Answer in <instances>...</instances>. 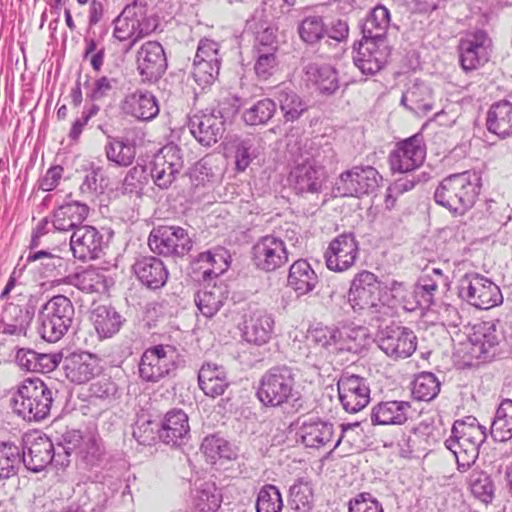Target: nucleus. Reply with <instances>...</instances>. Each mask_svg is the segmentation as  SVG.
Returning <instances> with one entry per match:
<instances>
[{"label": "nucleus", "instance_id": "39448f33", "mask_svg": "<svg viewBox=\"0 0 512 512\" xmlns=\"http://www.w3.org/2000/svg\"><path fill=\"white\" fill-rule=\"evenodd\" d=\"M486 437V428L481 425H465L461 420L454 422L445 446L454 454L460 472L469 470L476 462Z\"/></svg>", "mask_w": 512, "mask_h": 512}, {"label": "nucleus", "instance_id": "864d4df0", "mask_svg": "<svg viewBox=\"0 0 512 512\" xmlns=\"http://www.w3.org/2000/svg\"><path fill=\"white\" fill-rule=\"evenodd\" d=\"M105 151L109 161L123 167L130 166L136 156V147L134 144L118 139L110 141L106 145Z\"/></svg>", "mask_w": 512, "mask_h": 512}, {"label": "nucleus", "instance_id": "37998d69", "mask_svg": "<svg viewBox=\"0 0 512 512\" xmlns=\"http://www.w3.org/2000/svg\"><path fill=\"white\" fill-rule=\"evenodd\" d=\"M201 451L212 464L218 459H236L238 455L237 450L219 434L206 436L202 441Z\"/></svg>", "mask_w": 512, "mask_h": 512}, {"label": "nucleus", "instance_id": "e433bc0d", "mask_svg": "<svg viewBox=\"0 0 512 512\" xmlns=\"http://www.w3.org/2000/svg\"><path fill=\"white\" fill-rule=\"evenodd\" d=\"M336 351L360 354L369 343L367 329L362 326L338 328Z\"/></svg>", "mask_w": 512, "mask_h": 512}, {"label": "nucleus", "instance_id": "ea45409f", "mask_svg": "<svg viewBox=\"0 0 512 512\" xmlns=\"http://www.w3.org/2000/svg\"><path fill=\"white\" fill-rule=\"evenodd\" d=\"M88 209L77 202L58 207L53 214V226L58 231H68L82 223L87 217Z\"/></svg>", "mask_w": 512, "mask_h": 512}, {"label": "nucleus", "instance_id": "f3484780", "mask_svg": "<svg viewBox=\"0 0 512 512\" xmlns=\"http://www.w3.org/2000/svg\"><path fill=\"white\" fill-rule=\"evenodd\" d=\"M359 254V244L354 233L344 232L335 237L324 253L329 270L343 272L351 268Z\"/></svg>", "mask_w": 512, "mask_h": 512}, {"label": "nucleus", "instance_id": "2f4dec72", "mask_svg": "<svg viewBox=\"0 0 512 512\" xmlns=\"http://www.w3.org/2000/svg\"><path fill=\"white\" fill-rule=\"evenodd\" d=\"M191 504L199 512H216L222 503V495L214 482H195L190 491Z\"/></svg>", "mask_w": 512, "mask_h": 512}, {"label": "nucleus", "instance_id": "3c124183", "mask_svg": "<svg viewBox=\"0 0 512 512\" xmlns=\"http://www.w3.org/2000/svg\"><path fill=\"white\" fill-rule=\"evenodd\" d=\"M438 285V280L428 273H424L419 277L413 291L419 308L430 309L435 304Z\"/></svg>", "mask_w": 512, "mask_h": 512}, {"label": "nucleus", "instance_id": "a878e982", "mask_svg": "<svg viewBox=\"0 0 512 512\" xmlns=\"http://www.w3.org/2000/svg\"><path fill=\"white\" fill-rule=\"evenodd\" d=\"M410 403L406 401H382L376 404L370 414L372 425H402L407 419Z\"/></svg>", "mask_w": 512, "mask_h": 512}, {"label": "nucleus", "instance_id": "2eb2a0df", "mask_svg": "<svg viewBox=\"0 0 512 512\" xmlns=\"http://www.w3.org/2000/svg\"><path fill=\"white\" fill-rule=\"evenodd\" d=\"M389 55L387 43L361 38L353 45V62L367 76L379 72L387 63Z\"/></svg>", "mask_w": 512, "mask_h": 512}, {"label": "nucleus", "instance_id": "1a4fd4ad", "mask_svg": "<svg viewBox=\"0 0 512 512\" xmlns=\"http://www.w3.org/2000/svg\"><path fill=\"white\" fill-rule=\"evenodd\" d=\"M382 177L372 166H354L342 172L335 182L334 191L343 197H361L373 193Z\"/></svg>", "mask_w": 512, "mask_h": 512}, {"label": "nucleus", "instance_id": "69168bd1", "mask_svg": "<svg viewBox=\"0 0 512 512\" xmlns=\"http://www.w3.org/2000/svg\"><path fill=\"white\" fill-rule=\"evenodd\" d=\"M196 60H207L208 62H214V63H220L221 64V58L219 55V44L211 39H201L195 58Z\"/></svg>", "mask_w": 512, "mask_h": 512}, {"label": "nucleus", "instance_id": "09e8293b", "mask_svg": "<svg viewBox=\"0 0 512 512\" xmlns=\"http://www.w3.org/2000/svg\"><path fill=\"white\" fill-rule=\"evenodd\" d=\"M441 388V382L432 372L419 373L412 382V396L418 401L429 402L436 398Z\"/></svg>", "mask_w": 512, "mask_h": 512}, {"label": "nucleus", "instance_id": "4be33fe9", "mask_svg": "<svg viewBox=\"0 0 512 512\" xmlns=\"http://www.w3.org/2000/svg\"><path fill=\"white\" fill-rule=\"evenodd\" d=\"M142 9L136 4L127 5L114 20L113 36L119 41H126L137 35L142 37L148 35L156 29V24L152 28L140 26V17Z\"/></svg>", "mask_w": 512, "mask_h": 512}, {"label": "nucleus", "instance_id": "6e6552de", "mask_svg": "<svg viewBox=\"0 0 512 512\" xmlns=\"http://www.w3.org/2000/svg\"><path fill=\"white\" fill-rule=\"evenodd\" d=\"M458 296L470 305L487 310L502 304L500 288L479 273H466L458 284Z\"/></svg>", "mask_w": 512, "mask_h": 512}, {"label": "nucleus", "instance_id": "aec40b11", "mask_svg": "<svg viewBox=\"0 0 512 512\" xmlns=\"http://www.w3.org/2000/svg\"><path fill=\"white\" fill-rule=\"evenodd\" d=\"M63 370L68 380L84 384L100 374V360L88 352H74L65 357Z\"/></svg>", "mask_w": 512, "mask_h": 512}, {"label": "nucleus", "instance_id": "dca6fc26", "mask_svg": "<svg viewBox=\"0 0 512 512\" xmlns=\"http://www.w3.org/2000/svg\"><path fill=\"white\" fill-rule=\"evenodd\" d=\"M499 320L480 321L473 325L469 334L470 354L482 361L491 360L502 337Z\"/></svg>", "mask_w": 512, "mask_h": 512}, {"label": "nucleus", "instance_id": "f257e3e1", "mask_svg": "<svg viewBox=\"0 0 512 512\" xmlns=\"http://www.w3.org/2000/svg\"><path fill=\"white\" fill-rule=\"evenodd\" d=\"M256 398L266 408H279L296 414L304 407V399L297 388L295 370L285 364L266 370L259 379Z\"/></svg>", "mask_w": 512, "mask_h": 512}, {"label": "nucleus", "instance_id": "052dcab7", "mask_svg": "<svg viewBox=\"0 0 512 512\" xmlns=\"http://www.w3.org/2000/svg\"><path fill=\"white\" fill-rule=\"evenodd\" d=\"M195 303L202 315L207 318L213 317L222 306L219 295L213 291H199L195 296Z\"/></svg>", "mask_w": 512, "mask_h": 512}, {"label": "nucleus", "instance_id": "9d476101", "mask_svg": "<svg viewBox=\"0 0 512 512\" xmlns=\"http://www.w3.org/2000/svg\"><path fill=\"white\" fill-rule=\"evenodd\" d=\"M426 158V144L421 131L400 140L390 152L389 164L393 173H411L418 169Z\"/></svg>", "mask_w": 512, "mask_h": 512}, {"label": "nucleus", "instance_id": "cd10ccee", "mask_svg": "<svg viewBox=\"0 0 512 512\" xmlns=\"http://www.w3.org/2000/svg\"><path fill=\"white\" fill-rule=\"evenodd\" d=\"M262 143V138L256 134H246L234 139L233 148L237 172H244L253 160L259 157L263 150Z\"/></svg>", "mask_w": 512, "mask_h": 512}, {"label": "nucleus", "instance_id": "0e129e2a", "mask_svg": "<svg viewBox=\"0 0 512 512\" xmlns=\"http://www.w3.org/2000/svg\"><path fill=\"white\" fill-rule=\"evenodd\" d=\"M184 365V359L178 353L176 347L162 344V377L171 375L179 367Z\"/></svg>", "mask_w": 512, "mask_h": 512}, {"label": "nucleus", "instance_id": "7c9ffc66", "mask_svg": "<svg viewBox=\"0 0 512 512\" xmlns=\"http://www.w3.org/2000/svg\"><path fill=\"white\" fill-rule=\"evenodd\" d=\"M301 442L309 448H320L332 442L333 424L320 419L303 422L298 432Z\"/></svg>", "mask_w": 512, "mask_h": 512}, {"label": "nucleus", "instance_id": "c03bdc74", "mask_svg": "<svg viewBox=\"0 0 512 512\" xmlns=\"http://www.w3.org/2000/svg\"><path fill=\"white\" fill-rule=\"evenodd\" d=\"M472 495L484 504L492 503L495 496V484L490 474L480 469H472L467 477Z\"/></svg>", "mask_w": 512, "mask_h": 512}, {"label": "nucleus", "instance_id": "bb28decb", "mask_svg": "<svg viewBox=\"0 0 512 512\" xmlns=\"http://www.w3.org/2000/svg\"><path fill=\"white\" fill-rule=\"evenodd\" d=\"M287 283L299 297L311 293L319 278L307 260L299 259L290 266Z\"/></svg>", "mask_w": 512, "mask_h": 512}, {"label": "nucleus", "instance_id": "c756f323", "mask_svg": "<svg viewBox=\"0 0 512 512\" xmlns=\"http://www.w3.org/2000/svg\"><path fill=\"white\" fill-rule=\"evenodd\" d=\"M401 105L417 115H426L433 109L432 89L421 81H415L401 97Z\"/></svg>", "mask_w": 512, "mask_h": 512}, {"label": "nucleus", "instance_id": "58836bf2", "mask_svg": "<svg viewBox=\"0 0 512 512\" xmlns=\"http://www.w3.org/2000/svg\"><path fill=\"white\" fill-rule=\"evenodd\" d=\"M138 69L149 81H157L160 76V43L145 42L138 52Z\"/></svg>", "mask_w": 512, "mask_h": 512}, {"label": "nucleus", "instance_id": "f704fd0d", "mask_svg": "<svg viewBox=\"0 0 512 512\" xmlns=\"http://www.w3.org/2000/svg\"><path fill=\"white\" fill-rule=\"evenodd\" d=\"M53 458V444L46 436H38L30 442L27 453L22 459L27 468L34 472L41 471Z\"/></svg>", "mask_w": 512, "mask_h": 512}, {"label": "nucleus", "instance_id": "6e6d98bb", "mask_svg": "<svg viewBox=\"0 0 512 512\" xmlns=\"http://www.w3.org/2000/svg\"><path fill=\"white\" fill-rule=\"evenodd\" d=\"M325 31L323 18L318 15L305 17L298 26L301 40L310 45L319 42L325 36Z\"/></svg>", "mask_w": 512, "mask_h": 512}, {"label": "nucleus", "instance_id": "473e14b6", "mask_svg": "<svg viewBox=\"0 0 512 512\" xmlns=\"http://www.w3.org/2000/svg\"><path fill=\"white\" fill-rule=\"evenodd\" d=\"M90 320L100 338H110L118 333L122 327V316L111 306L99 305L95 307Z\"/></svg>", "mask_w": 512, "mask_h": 512}, {"label": "nucleus", "instance_id": "7ed1b4c3", "mask_svg": "<svg viewBox=\"0 0 512 512\" xmlns=\"http://www.w3.org/2000/svg\"><path fill=\"white\" fill-rule=\"evenodd\" d=\"M52 403L51 389L38 377L24 379L11 392L12 410L29 421H41L47 418Z\"/></svg>", "mask_w": 512, "mask_h": 512}, {"label": "nucleus", "instance_id": "72a5a7b5", "mask_svg": "<svg viewBox=\"0 0 512 512\" xmlns=\"http://www.w3.org/2000/svg\"><path fill=\"white\" fill-rule=\"evenodd\" d=\"M305 75L322 94L331 95L339 88L337 72L330 65L310 63L305 67Z\"/></svg>", "mask_w": 512, "mask_h": 512}, {"label": "nucleus", "instance_id": "774afa93", "mask_svg": "<svg viewBox=\"0 0 512 512\" xmlns=\"http://www.w3.org/2000/svg\"><path fill=\"white\" fill-rule=\"evenodd\" d=\"M338 328L328 326L315 327L311 335L316 343L324 348L333 347L336 350Z\"/></svg>", "mask_w": 512, "mask_h": 512}, {"label": "nucleus", "instance_id": "ddd939ff", "mask_svg": "<svg viewBox=\"0 0 512 512\" xmlns=\"http://www.w3.org/2000/svg\"><path fill=\"white\" fill-rule=\"evenodd\" d=\"M337 389L340 403L348 413H357L370 402V386L362 376L343 372L337 381Z\"/></svg>", "mask_w": 512, "mask_h": 512}, {"label": "nucleus", "instance_id": "c9c22d12", "mask_svg": "<svg viewBox=\"0 0 512 512\" xmlns=\"http://www.w3.org/2000/svg\"><path fill=\"white\" fill-rule=\"evenodd\" d=\"M123 109L140 120H151L157 116L159 106L154 95L136 92L129 95L124 102Z\"/></svg>", "mask_w": 512, "mask_h": 512}, {"label": "nucleus", "instance_id": "f03ea898", "mask_svg": "<svg viewBox=\"0 0 512 512\" xmlns=\"http://www.w3.org/2000/svg\"><path fill=\"white\" fill-rule=\"evenodd\" d=\"M481 189V176L475 171H465L445 177L434 192L438 205L454 215H463L473 207Z\"/></svg>", "mask_w": 512, "mask_h": 512}, {"label": "nucleus", "instance_id": "8fccbe9b", "mask_svg": "<svg viewBox=\"0 0 512 512\" xmlns=\"http://www.w3.org/2000/svg\"><path fill=\"white\" fill-rule=\"evenodd\" d=\"M289 503L297 512H309L313 507V489L310 482L299 478L289 489Z\"/></svg>", "mask_w": 512, "mask_h": 512}, {"label": "nucleus", "instance_id": "49530a36", "mask_svg": "<svg viewBox=\"0 0 512 512\" xmlns=\"http://www.w3.org/2000/svg\"><path fill=\"white\" fill-rule=\"evenodd\" d=\"M74 285L85 293H102L107 289L103 270L93 266L78 272L74 276Z\"/></svg>", "mask_w": 512, "mask_h": 512}, {"label": "nucleus", "instance_id": "4468645a", "mask_svg": "<svg viewBox=\"0 0 512 512\" xmlns=\"http://www.w3.org/2000/svg\"><path fill=\"white\" fill-rule=\"evenodd\" d=\"M491 39L486 31L478 29L461 38L458 46L459 62L465 72L477 70L489 60Z\"/></svg>", "mask_w": 512, "mask_h": 512}, {"label": "nucleus", "instance_id": "20e7f679", "mask_svg": "<svg viewBox=\"0 0 512 512\" xmlns=\"http://www.w3.org/2000/svg\"><path fill=\"white\" fill-rule=\"evenodd\" d=\"M238 100L225 98L209 110L198 111L189 117L188 126L194 138L203 146L211 147L225 132V125L238 112Z\"/></svg>", "mask_w": 512, "mask_h": 512}, {"label": "nucleus", "instance_id": "c85d7f7f", "mask_svg": "<svg viewBox=\"0 0 512 512\" xmlns=\"http://www.w3.org/2000/svg\"><path fill=\"white\" fill-rule=\"evenodd\" d=\"M487 130L505 139L512 135V103L502 100L491 105L486 116Z\"/></svg>", "mask_w": 512, "mask_h": 512}, {"label": "nucleus", "instance_id": "a19ab883", "mask_svg": "<svg viewBox=\"0 0 512 512\" xmlns=\"http://www.w3.org/2000/svg\"><path fill=\"white\" fill-rule=\"evenodd\" d=\"M275 97L285 122L298 120L308 109L306 102L291 89L280 88L275 92Z\"/></svg>", "mask_w": 512, "mask_h": 512}, {"label": "nucleus", "instance_id": "393cba45", "mask_svg": "<svg viewBox=\"0 0 512 512\" xmlns=\"http://www.w3.org/2000/svg\"><path fill=\"white\" fill-rule=\"evenodd\" d=\"M190 426L188 415L182 410L174 408L165 414L162 419V442L175 447L181 446L189 436Z\"/></svg>", "mask_w": 512, "mask_h": 512}, {"label": "nucleus", "instance_id": "6ab92c4d", "mask_svg": "<svg viewBox=\"0 0 512 512\" xmlns=\"http://www.w3.org/2000/svg\"><path fill=\"white\" fill-rule=\"evenodd\" d=\"M246 27L254 35L253 53H276L279 43L277 26L264 18V9L255 10L251 19L247 20Z\"/></svg>", "mask_w": 512, "mask_h": 512}, {"label": "nucleus", "instance_id": "b1692460", "mask_svg": "<svg viewBox=\"0 0 512 512\" xmlns=\"http://www.w3.org/2000/svg\"><path fill=\"white\" fill-rule=\"evenodd\" d=\"M390 20L389 9L382 4L376 5L359 23L361 38L387 43L386 34Z\"/></svg>", "mask_w": 512, "mask_h": 512}, {"label": "nucleus", "instance_id": "423d86ee", "mask_svg": "<svg viewBox=\"0 0 512 512\" xmlns=\"http://www.w3.org/2000/svg\"><path fill=\"white\" fill-rule=\"evenodd\" d=\"M381 282L367 270L357 273L348 292V301L355 312L378 314L385 308L381 300Z\"/></svg>", "mask_w": 512, "mask_h": 512}, {"label": "nucleus", "instance_id": "e2e57ef3", "mask_svg": "<svg viewBox=\"0 0 512 512\" xmlns=\"http://www.w3.org/2000/svg\"><path fill=\"white\" fill-rule=\"evenodd\" d=\"M349 512H384L382 504L370 493H360L350 499Z\"/></svg>", "mask_w": 512, "mask_h": 512}, {"label": "nucleus", "instance_id": "de8ad7c7", "mask_svg": "<svg viewBox=\"0 0 512 512\" xmlns=\"http://www.w3.org/2000/svg\"><path fill=\"white\" fill-rule=\"evenodd\" d=\"M277 104L270 98H263L246 108L242 113L245 124L250 126L265 125L276 113Z\"/></svg>", "mask_w": 512, "mask_h": 512}, {"label": "nucleus", "instance_id": "680f3d73", "mask_svg": "<svg viewBox=\"0 0 512 512\" xmlns=\"http://www.w3.org/2000/svg\"><path fill=\"white\" fill-rule=\"evenodd\" d=\"M254 70L258 78L267 80L276 70L278 61L276 53H253Z\"/></svg>", "mask_w": 512, "mask_h": 512}, {"label": "nucleus", "instance_id": "bf43d9fd", "mask_svg": "<svg viewBox=\"0 0 512 512\" xmlns=\"http://www.w3.org/2000/svg\"><path fill=\"white\" fill-rule=\"evenodd\" d=\"M160 261L152 258L145 259L136 265V273L139 280L151 289L159 287Z\"/></svg>", "mask_w": 512, "mask_h": 512}, {"label": "nucleus", "instance_id": "4c0bfd02", "mask_svg": "<svg viewBox=\"0 0 512 512\" xmlns=\"http://www.w3.org/2000/svg\"><path fill=\"white\" fill-rule=\"evenodd\" d=\"M191 248L192 241L183 228L162 225V255L184 256Z\"/></svg>", "mask_w": 512, "mask_h": 512}, {"label": "nucleus", "instance_id": "f8f14e48", "mask_svg": "<svg viewBox=\"0 0 512 512\" xmlns=\"http://www.w3.org/2000/svg\"><path fill=\"white\" fill-rule=\"evenodd\" d=\"M378 347L389 357L407 358L417 347V337L414 332L403 326L390 325L380 329L376 334Z\"/></svg>", "mask_w": 512, "mask_h": 512}, {"label": "nucleus", "instance_id": "a211bd4d", "mask_svg": "<svg viewBox=\"0 0 512 512\" xmlns=\"http://www.w3.org/2000/svg\"><path fill=\"white\" fill-rule=\"evenodd\" d=\"M289 181L297 194H318L326 181L325 167L313 158H306L291 169Z\"/></svg>", "mask_w": 512, "mask_h": 512}, {"label": "nucleus", "instance_id": "603ef678", "mask_svg": "<svg viewBox=\"0 0 512 512\" xmlns=\"http://www.w3.org/2000/svg\"><path fill=\"white\" fill-rule=\"evenodd\" d=\"M22 460L20 448L11 442L0 443V480L14 476Z\"/></svg>", "mask_w": 512, "mask_h": 512}, {"label": "nucleus", "instance_id": "338daca9", "mask_svg": "<svg viewBox=\"0 0 512 512\" xmlns=\"http://www.w3.org/2000/svg\"><path fill=\"white\" fill-rule=\"evenodd\" d=\"M215 263V256L210 251H206L198 255L193 262V266L194 270H202V278L204 281H211L219 275V273L213 269Z\"/></svg>", "mask_w": 512, "mask_h": 512}, {"label": "nucleus", "instance_id": "13d9d810", "mask_svg": "<svg viewBox=\"0 0 512 512\" xmlns=\"http://www.w3.org/2000/svg\"><path fill=\"white\" fill-rule=\"evenodd\" d=\"M220 65V63L194 59L192 75L195 82L203 88L212 84L219 75Z\"/></svg>", "mask_w": 512, "mask_h": 512}, {"label": "nucleus", "instance_id": "79ce46f5", "mask_svg": "<svg viewBox=\"0 0 512 512\" xmlns=\"http://www.w3.org/2000/svg\"><path fill=\"white\" fill-rule=\"evenodd\" d=\"M490 434L495 441L505 442L512 438V400L504 399L491 422Z\"/></svg>", "mask_w": 512, "mask_h": 512}, {"label": "nucleus", "instance_id": "5fc2aeb1", "mask_svg": "<svg viewBox=\"0 0 512 512\" xmlns=\"http://www.w3.org/2000/svg\"><path fill=\"white\" fill-rule=\"evenodd\" d=\"M283 500L278 487L273 484L262 486L257 494L256 512H282Z\"/></svg>", "mask_w": 512, "mask_h": 512}, {"label": "nucleus", "instance_id": "412c9836", "mask_svg": "<svg viewBox=\"0 0 512 512\" xmlns=\"http://www.w3.org/2000/svg\"><path fill=\"white\" fill-rule=\"evenodd\" d=\"M103 236L93 226L77 227L70 239L74 257L80 260H91L99 257L102 252Z\"/></svg>", "mask_w": 512, "mask_h": 512}, {"label": "nucleus", "instance_id": "9b49d317", "mask_svg": "<svg viewBox=\"0 0 512 512\" xmlns=\"http://www.w3.org/2000/svg\"><path fill=\"white\" fill-rule=\"evenodd\" d=\"M251 259L255 267L261 271H276L288 262L286 244L275 235L262 236L252 246Z\"/></svg>", "mask_w": 512, "mask_h": 512}, {"label": "nucleus", "instance_id": "a18cd8bd", "mask_svg": "<svg viewBox=\"0 0 512 512\" xmlns=\"http://www.w3.org/2000/svg\"><path fill=\"white\" fill-rule=\"evenodd\" d=\"M162 189L169 187L183 169L181 149L174 143L162 146Z\"/></svg>", "mask_w": 512, "mask_h": 512}, {"label": "nucleus", "instance_id": "0eeeda50", "mask_svg": "<svg viewBox=\"0 0 512 512\" xmlns=\"http://www.w3.org/2000/svg\"><path fill=\"white\" fill-rule=\"evenodd\" d=\"M39 317L42 337L49 342H56L71 326L74 306L68 297L56 295L43 305Z\"/></svg>", "mask_w": 512, "mask_h": 512}, {"label": "nucleus", "instance_id": "4d7b16f0", "mask_svg": "<svg viewBox=\"0 0 512 512\" xmlns=\"http://www.w3.org/2000/svg\"><path fill=\"white\" fill-rule=\"evenodd\" d=\"M139 373L146 381H158L160 377V346L151 347L143 353Z\"/></svg>", "mask_w": 512, "mask_h": 512}, {"label": "nucleus", "instance_id": "5701e85b", "mask_svg": "<svg viewBox=\"0 0 512 512\" xmlns=\"http://www.w3.org/2000/svg\"><path fill=\"white\" fill-rule=\"evenodd\" d=\"M273 327V317L264 310H256L244 320L243 337L248 343L261 346L270 340Z\"/></svg>", "mask_w": 512, "mask_h": 512}]
</instances>
